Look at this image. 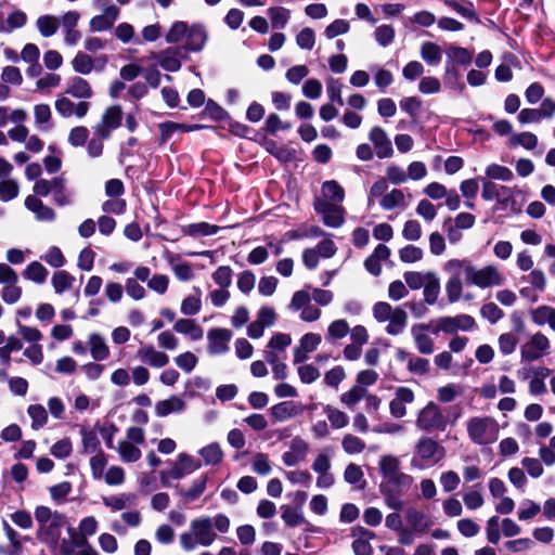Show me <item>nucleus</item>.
Wrapping results in <instances>:
<instances>
[{
    "instance_id": "nucleus-3",
    "label": "nucleus",
    "mask_w": 555,
    "mask_h": 555,
    "mask_svg": "<svg viewBox=\"0 0 555 555\" xmlns=\"http://www.w3.org/2000/svg\"><path fill=\"white\" fill-rule=\"evenodd\" d=\"M466 431L470 441L478 446L494 443L499 438V423L490 416H474L466 423Z\"/></svg>"
},
{
    "instance_id": "nucleus-14",
    "label": "nucleus",
    "mask_w": 555,
    "mask_h": 555,
    "mask_svg": "<svg viewBox=\"0 0 555 555\" xmlns=\"http://www.w3.org/2000/svg\"><path fill=\"white\" fill-rule=\"evenodd\" d=\"M309 452V443L300 437H294L289 442V450L282 454V462L287 467L302 463Z\"/></svg>"
},
{
    "instance_id": "nucleus-20",
    "label": "nucleus",
    "mask_w": 555,
    "mask_h": 555,
    "mask_svg": "<svg viewBox=\"0 0 555 555\" xmlns=\"http://www.w3.org/2000/svg\"><path fill=\"white\" fill-rule=\"evenodd\" d=\"M182 53V48H168L159 53H154L152 57L158 61L163 69L178 72L181 68Z\"/></svg>"
},
{
    "instance_id": "nucleus-32",
    "label": "nucleus",
    "mask_w": 555,
    "mask_h": 555,
    "mask_svg": "<svg viewBox=\"0 0 555 555\" xmlns=\"http://www.w3.org/2000/svg\"><path fill=\"white\" fill-rule=\"evenodd\" d=\"M137 500L135 494L133 493H119L111 496H103V504L111 508L113 512L122 511L127 507L134 505Z\"/></svg>"
},
{
    "instance_id": "nucleus-6",
    "label": "nucleus",
    "mask_w": 555,
    "mask_h": 555,
    "mask_svg": "<svg viewBox=\"0 0 555 555\" xmlns=\"http://www.w3.org/2000/svg\"><path fill=\"white\" fill-rule=\"evenodd\" d=\"M443 271L449 275L444 289L450 304L457 302L463 294L462 275H465L464 260L450 259L443 263Z\"/></svg>"
},
{
    "instance_id": "nucleus-62",
    "label": "nucleus",
    "mask_w": 555,
    "mask_h": 555,
    "mask_svg": "<svg viewBox=\"0 0 555 555\" xmlns=\"http://www.w3.org/2000/svg\"><path fill=\"white\" fill-rule=\"evenodd\" d=\"M251 468L253 472L258 475L268 476L272 470V465L269 460V456L264 453H257L253 457Z\"/></svg>"
},
{
    "instance_id": "nucleus-24",
    "label": "nucleus",
    "mask_w": 555,
    "mask_h": 555,
    "mask_svg": "<svg viewBox=\"0 0 555 555\" xmlns=\"http://www.w3.org/2000/svg\"><path fill=\"white\" fill-rule=\"evenodd\" d=\"M65 93L81 101H86L93 96V90L89 81L79 76L68 79L66 82Z\"/></svg>"
},
{
    "instance_id": "nucleus-5",
    "label": "nucleus",
    "mask_w": 555,
    "mask_h": 555,
    "mask_svg": "<svg viewBox=\"0 0 555 555\" xmlns=\"http://www.w3.org/2000/svg\"><path fill=\"white\" fill-rule=\"evenodd\" d=\"M444 457V449L428 437L421 438L416 446L411 465L418 469L433 467Z\"/></svg>"
},
{
    "instance_id": "nucleus-53",
    "label": "nucleus",
    "mask_w": 555,
    "mask_h": 555,
    "mask_svg": "<svg viewBox=\"0 0 555 555\" xmlns=\"http://www.w3.org/2000/svg\"><path fill=\"white\" fill-rule=\"evenodd\" d=\"M509 145H521L526 150H533L538 145V138L531 132L513 134L508 140Z\"/></svg>"
},
{
    "instance_id": "nucleus-17",
    "label": "nucleus",
    "mask_w": 555,
    "mask_h": 555,
    "mask_svg": "<svg viewBox=\"0 0 555 555\" xmlns=\"http://www.w3.org/2000/svg\"><path fill=\"white\" fill-rule=\"evenodd\" d=\"M80 20V13L77 11H67L62 15V29L64 42L67 46H76L81 39V34L76 29Z\"/></svg>"
},
{
    "instance_id": "nucleus-52",
    "label": "nucleus",
    "mask_w": 555,
    "mask_h": 555,
    "mask_svg": "<svg viewBox=\"0 0 555 555\" xmlns=\"http://www.w3.org/2000/svg\"><path fill=\"white\" fill-rule=\"evenodd\" d=\"M499 350L503 356L512 354L518 345L517 336L512 333H503L498 338Z\"/></svg>"
},
{
    "instance_id": "nucleus-57",
    "label": "nucleus",
    "mask_w": 555,
    "mask_h": 555,
    "mask_svg": "<svg viewBox=\"0 0 555 555\" xmlns=\"http://www.w3.org/2000/svg\"><path fill=\"white\" fill-rule=\"evenodd\" d=\"M189 28L190 27L184 22H175L166 35V41L168 43L180 42L183 38H186Z\"/></svg>"
},
{
    "instance_id": "nucleus-11",
    "label": "nucleus",
    "mask_w": 555,
    "mask_h": 555,
    "mask_svg": "<svg viewBox=\"0 0 555 555\" xmlns=\"http://www.w3.org/2000/svg\"><path fill=\"white\" fill-rule=\"evenodd\" d=\"M288 309L295 312L300 311V319L305 322H314L322 314L319 308L311 305V294L306 289L293 294Z\"/></svg>"
},
{
    "instance_id": "nucleus-48",
    "label": "nucleus",
    "mask_w": 555,
    "mask_h": 555,
    "mask_svg": "<svg viewBox=\"0 0 555 555\" xmlns=\"http://www.w3.org/2000/svg\"><path fill=\"white\" fill-rule=\"evenodd\" d=\"M27 413L31 418V428L37 430L43 427L48 422V413L43 405L31 404L27 409Z\"/></svg>"
},
{
    "instance_id": "nucleus-10",
    "label": "nucleus",
    "mask_w": 555,
    "mask_h": 555,
    "mask_svg": "<svg viewBox=\"0 0 555 555\" xmlns=\"http://www.w3.org/2000/svg\"><path fill=\"white\" fill-rule=\"evenodd\" d=\"M435 327L434 334L440 332L446 334H454L457 331H470L475 327L476 322L473 317L468 314H459L455 317H440L431 322Z\"/></svg>"
},
{
    "instance_id": "nucleus-34",
    "label": "nucleus",
    "mask_w": 555,
    "mask_h": 555,
    "mask_svg": "<svg viewBox=\"0 0 555 555\" xmlns=\"http://www.w3.org/2000/svg\"><path fill=\"white\" fill-rule=\"evenodd\" d=\"M531 320L537 325L548 324L555 332V308L551 306H540L530 312Z\"/></svg>"
},
{
    "instance_id": "nucleus-28",
    "label": "nucleus",
    "mask_w": 555,
    "mask_h": 555,
    "mask_svg": "<svg viewBox=\"0 0 555 555\" xmlns=\"http://www.w3.org/2000/svg\"><path fill=\"white\" fill-rule=\"evenodd\" d=\"M61 25L62 16L59 17L52 14L40 15L36 20L37 30L43 38H50L54 36L57 33Z\"/></svg>"
},
{
    "instance_id": "nucleus-63",
    "label": "nucleus",
    "mask_w": 555,
    "mask_h": 555,
    "mask_svg": "<svg viewBox=\"0 0 555 555\" xmlns=\"http://www.w3.org/2000/svg\"><path fill=\"white\" fill-rule=\"evenodd\" d=\"M461 74L456 66L451 62L446 63L444 68V81L450 85L451 88H456L460 91H463L465 86L460 81Z\"/></svg>"
},
{
    "instance_id": "nucleus-21",
    "label": "nucleus",
    "mask_w": 555,
    "mask_h": 555,
    "mask_svg": "<svg viewBox=\"0 0 555 555\" xmlns=\"http://www.w3.org/2000/svg\"><path fill=\"white\" fill-rule=\"evenodd\" d=\"M137 354L143 363L155 369L165 367L169 363L168 354L157 350L153 345L142 346Z\"/></svg>"
},
{
    "instance_id": "nucleus-46",
    "label": "nucleus",
    "mask_w": 555,
    "mask_h": 555,
    "mask_svg": "<svg viewBox=\"0 0 555 555\" xmlns=\"http://www.w3.org/2000/svg\"><path fill=\"white\" fill-rule=\"evenodd\" d=\"M322 193L325 198L332 201L335 205L341 203L345 198L344 189L334 180L323 183Z\"/></svg>"
},
{
    "instance_id": "nucleus-27",
    "label": "nucleus",
    "mask_w": 555,
    "mask_h": 555,
    "mask_svg": "<svg viewBox=\"0 0 555 555\" xmlns=\"http://www.w3.org/2000/svg\"><path fill=\"white\" fill-rule=\"evenodd\" d=\"M67 534L68 538L63 539L61 542L59 541L56 548H53L54 551H59L61 555H73L76 548L87 545V539L77 535L76 528L68 527Z\"/></svg>"
},
{
    "instance_id": "nucleus-31",
    "label": "nucleus",
    "mask_w": 555,
    "mask_h": 555,
    "mask_svg": "<svg viewBox=\"0 0 555 555\" xmlns=\"http://www.w3.org/2000/svg\"><path fill=\"white\" fill-rule=\"evenodd\" d=\"M88 345L93 360L103 361L108 358L109 348L102 335L98 333L90 334L88 338Z\"/></svg>"
},
{
    "instance_id": "nucleus-16",
    "label": "nucleus",
    "mask_w": 555,
    "mask_h": 555,
    "mask_svg": "<svg viewBox=\"0 0 555 555\" xmlns=\"http://www.w3.org/2000/svg\"><path fill=\"white\" fill-rule=\"evenodd\" d=\"M232 333L227 328H212L207 334L208 352L212 356L223 354L229 350Z\"/></svg>"
},
{
    "instance_id": "nucleus-40",
    "label": "nucleus",
    "mask_w": 555,
    "mask_h": 555,
    "mask_svg": "<svg viewBox=\"0 0 555 555\" xmlns=\"http://www.w3.org/2000/svg\"><path fill=\"white\" fill-rule=\"evenodd\" d=\"M424 300L427 305H435L440 294V279L436 272L429 274V279L423 286Z\"/></svg>"
},
{
    "instance_id": "nucleus-13",
    "label": "nucleus",
    "mask_w": 555,
    "mask_h": 555,
    "mask_svg": "<svg viewBox=\"0 0 555 555\" xmlns=\"http://www.w3.org/2000/svg\"><path fill=\"white\" fill-rule=\"evenodd\" d=\"M56 113L63 118H69L75 115L78 119H82L90 109V102L79 101L73 102L66 96H60L54 102Z\"/></svg>"
},
{
    "instance_id": "nucleus-25",
    "label": "nucleus",
    "mask_w": 555,
    "mask_h": 555,
    "mask_svg": "<svg viewBox=\"0 0 555 555\" xmlns=\"http://www.w3.org/2000/svg\"><path fill=\"white\" fill-rule=\"evenodd\" d=\"M25 207L35 215L38 221L51 222L55 219V211L34 195H28L25 198Z\"/></svg>"
},
{
    "instance_id": "nucleus-44",
    "label": "nucleus",
    "mask_w": 555,
    "mask_h": 555,
    "mask_svg": "<svg viewBox=\"0 0 555 555\" xmlns=\"http://www.w3.org/2000/svg\"><path fill=\"white\" fill-rule=\"evenodd\" d=\"M80 435L85 453L92 454L102 451L100 449V440L98 434L94 430L82 427L80 430Z\"/></svg>"
},
{
    "instance_id": "nucleus-38",
    "label": "nucleus",
    "mask_w": 555,
    "mask_h": 555,
    "mask_svg": "<svg viewBox=\"0 0 555 555\" xmlns=\"http://www.w3.org/2000/svg\"><path fill=\"white\" fill-rule=\"evenodd\" d=\"M420 54L423 61L430 66L438 65L442 59L441 48L431 41H425L422 43Z\"/></svg>"
},
{
    "instance_id": "nucleus-50",
    "label": "nucleus",
    "mask_w": 555,
    "mask_h": 555,
    "mask_svg": "<svg viewBox=\"0 0 555 555\" xmlns=\"http://www.w3.org/2000/svg\"><path fill=\"white\" fill-rule=\"evenodd\" d=\"M366 397V390L364 387L354 385L348 391L340 396V402L347 408L352 409L358 402Z\"/></svg>"
},
{
    "instance_id": "nucleus-9",
    "label": "nucleus",
    "mask_w": 555,
    "mask_h": 555,
    "mask_svg": "<svg viewBox=\"0 0 555 555\" xmlns=\"http://www.w3.org/2000/svg\"><path fill=\"white\" fill-rule=\"evenodd\" d=\"M551 343L546 335L537 332L520 346L521 362H533L550 353Z\"/></svg>"
},
{
    "instance_id": "nucleus-30",
    "label": "nucleus",
    "mask_w": 555,
    "mask_h": 555,
    "mask_svg": "<svg viewBox=\"0 0 555 555\" xmlns=\"http://www.w3.org/2000/svg\"><path fill=\"white\" fill-rule=\"evenodd\" d=\"M184 409L185 402L178 396H171L155 404V413L159 417H165L171 413L182 412Z\"/></svg>"
},
{
    "instance_id": "nucleus-18",
    "label": "nucleus",
    "mask_w": 555,
    "mask_h": 555,
    "mask_svg": "<svg viewBox=\"0 0 555 555\" xmlns=\"http://www.w3.org/2000/svg\"><path fill=\"white\" fill-rule=\"evenodd\" d=\"M369 139L374 144L378 158H389L393 155L391 140L383 128L373 127L369 133Z\"/></svg>"
},
{
    "instance_id": "nucleus-37",
    "label": "nucleus",
    "mask_w": 555,
    "mask_h": 555,
    "mask_svg": "<svg viewBox=\"0 0 555 555\" xmlns=\"http://www.w3.org/2000/svg\"><path fill=\"white\" fill-rule=\"evenodd\" d=\"M173 330L177 333L190 336L193 340H199L204 335L203 328L191 319H179L175 323Z\"/></svg>"
},
{
    "instance_id": "nucleus-19",
    "label": "nucleus",
    "mask_w": 555,
    "mask_h": 555,
    "mask_svg": "<svg viewBox=\"0 0 555 555\" xmlns=\"http://www.w3.org/2000/svg\"><path fill=\"white\" fill-rule=\"evenodd\" d=\"M119 16V9L116 5H108L103 9L102 14L95 15L90 20L91 31L100 33L108 30Z\"/></svg>"
},
{
    "instance_id": "nucleus-45",
    "label": "nucleus",
    "mask_w": 555,
    "mask_h": 555,
    "mask_svg": "<svg viewBox=\"0 0 555 555\" xmlns=\"http://www.w3.org/2000/svg\"><path fill=\"white\" fill-rule=\"evenodd\" d=\"M23 275L37 284H43L48 278V270L40 262L33 261L26 267Z\"/></svg>"
},
{
    "instance_id": "nucleus-56",
    "label": "nucleus",
    "mask_w": 555,
    "mask_h": 555,
    "mask_svg": "<svg viewBox=\"0 0 555 555\" xmlns=\"http://www.w3.org/2000/svg\"><path fill=\"white\" fill-rule=\"evenodd\" d=\"M219 229L220 228L215 224H209L207 222H198L188 225L186 233L194 237L208 236L216 234L219 231Z\"/></svg>"
},
{
    "instance_id": "nucleus-49",
    "label": "nucleus",
    "mask_w": 555,
    "mask_h": 555,
    "mask_svg": "<svg viewBox=\"0 0 555 555\" xmlns=\"http://www.w3.org/2000/svg\"><path fill=\"white\" fill-rule=\"evenodd\" d=\"M434 271L418 272V271H406L403 274L404 282L408 287L413 291L421 289L429 279V274Z\"/></svg>"
},
{
    "instance_id": "nucleus-8",
    "label": "nucleus",
    "mask_w": 555,
    "mask_h": 555,
    "mask_svg": "<svg viewBox=\"0 0 555 555\" xmlns=\"http://www.w3.org/2000/svg\"><path fill=\"white\" fill-rule=\"evenodd\" d=\"M416 426L425 431H444L448 426V416L436 403L429 402L418 412Z\"/></svg>"
},
{
    "instance_id": "nucleus-15",
    "label": "nucleus",
    "mask_w": 555,
    "mask_h": 555,
    "mask_svg": "<svg viewBox=\"0 0 555 555\" xmlns=\"http://www.w3.org/2000/svg\"><path fill=\"white\" fill-rule=\"evenodd\" d=\"M404 518L408 526L416 534L426 533L434 525V521L427 514L414 506H410L405 509Z\"/></svg>"
},
{
    "instance_id": "nucleus-29",
    "label": "nucleus",
    "mask_w": 555,
    "mask_h": 555,
    "mask_svg": "<svg viewBox=\"0 0 555 555\" xmlns=\"http://www.w3.org/2000/svg\"><path fill=\"white\" fill-rule=\"evenodd\" d=\"M379 205L387 211L396 208L404 210L408 207V202L402 190L392 189L382 197Z\"/></svg>"
},
{
    "instance_id": "nucleus-64",
    "label": "nucleus",
    "mask_w": 555,
    "mask_h": 555,
    "mask_svg": "<svg viewBox=\"0 0 555 555\" xmlns=\"http://www.w3.org/2000/svg\"><path fill=\"white\" fill-rule=\"evenodd\" d=\"M424 251L414 245H406L399 250V258L402 262L414 263L423 259Z\"/></svg>"
},
{
    "instance_id": "nucleus-54",
    "label": "nucleus",
    "mask_w": 555,
    "mask_h": 555,
    "mask_svg": "<svg viewBox=\"0 0 555 555\" xmlns=\"http://www.w3.org/2000/svg\"><path fill=\"white\" fill-rule=\"evenodd\" d=\"M282 519L287 527H297L305 522V517L298 507L284 506Z\"/></svg>"
},
{
    "instance_id": "nucleus-58",
    "label": "nucleus",
    "mask_w": 555,
    "mask_h": 555,
    "mask_svg": "<svg viewBox=\"0 0 555 555\" xmlns=\"http://www.w3.org/2000/svg\"><path fill=\"white\" fill-rule=\"evenodd\" d=\"M341 447L348 454H358L365 449V442L361 438L348 434L344 436Z\"/></svg>"
},
{
    "instance_id": "nucleus-36",
    "label": "nucleus",
    "mask_w": 555,
    "mask_h": 555,
    "mask_svg": "<svg viewBox=\"0 0 555 555\" xmlns=\"http://www.w3.org/2000/svg\"><path fill=\"white\" fill-rule=\"evenodd\" d=\"M388 321L386 333L393 336L399 335L408 324V313L401 307H396Z\"/></svg>"
},
{
    "instance_id": "nucleus-12",
    "label": "nucleus",
    "mask_w": 555,
    "mask_h": 555,
    "mask_svg": "<svg viewBox=\"0 0 555 555\" xmlns=\"http://www.w3.org/2000/svg\"><path fill=\"white\" fill-rule=\"evenodd\" d=\"M122 109L119 105H112L104 109L100 121L93 127L94 134L109 138L112 132L121 125Z\"/></svg>"
},
{
    "instance_id": "nucleus-47",
    "label": "nucleus",
    "mask_w": 555,
    "mask_h": 555,
    "mask_svg": "<svg viewBox=\"0 0 555 555\" xmlns=\"http://www.w3.org/2000/svg\"><path fill=\"white\" fill-rule=\"evenodd\" d=\"M73 69L81 75H89L93 67V59L83 52H78L72 61Z\"/></svg>"
},
{
    "instance_id": "nucleus-43",
    "label": "nucleus",
    "mask_w": 555,
    "mask_h": 555,
    "mask_svg": "<svg viewBox=\"0 0 555 555\" xmlns=\"http://www.w3.org/2000/svg\"><path fill=\"white\" fill-rule=\"evenodd\" d=\"M116 450L121 461L126 463H134L142 455L141 450L135 444L130 443V441L120 440Z\"/></svg>"
},
{
    "instance_id": "nucleus-2",
    "label": "nucleus",
    "mask_w": 555,
    "mask_h": 555,
    "mask_svg": "<svg viewBox=\"0 0 555 555\" xmlns=\"http://www.w3.org/2000/svg\"><path fill=\"white\" fill-rule=\"evenodd\" d=\"M217 538L218 534L212 528L211 517L202 516L190 522L189 531L180 534L179 542L184 552H192L197 546L208 547L212 545Z\"/></svg>"
},
{
    "instance_id": "nucleus-35",
    "label": "nucleus",
    "mask_w": 555,
    "mask_h": 555,
    "mask_svg": "<svg viewBox=\"0 0 555 555\" xmlns=\"http://www.w3.org/2000/svg\"><path fill=\"white\" fill-rule=\"evenodd\" d=\"M207 40V36L205 30L201 26H192L189 28L186 38H185V47L186 51L197 52L203 49L205 42Z\"/></svg>"
},
{
    "instance_id": "nucleus-22",
    "label": "nucleus",
    "mask_w": 555,
    "mask_h": 555,
    "mask_svg": "<svg viewBox=\"0 0 555 555\" xmlns=\"http://www.w3.org/2000/svg\"><path fill=\"white\" fill-rule=\"evenodd\" d=\"M429 328L428 324H415L411 327V335L413 337L416 349L422 354H431L435 350L433 338L425 333Z\"/></svg>"
},
{
    "instance_id": "nucleus-7",
    "label": "nucleus",
    "mask_w": 555,
    "mask_h": 555,
    "mask_svg": "<svg viewBox=\"0 0 555 555\" xmlns=\"http://www.w3.org/2000/svg\"><path fill=\"white\" fill-rule=\"evenodd\" d=\"M378 467L383 477L396 487H409L412 483V477L400 470L401 462L398 456L391 454L380 456Z\"/></svg>"
},
{
    "instance_id": "nucleus-1",
    "label": "nucleus",
    "mask_w": 555,
    "mask_h": 555,
    "mask_svg": "<svg viewBox=\"0 0 555 555\" xmlns=\"http://www.w3.org/2000/svg\"><path fill=\"white\" fill-rule=\"evenodd\" d=\"M35 519L38 524L37 539L50 548H56L61 529L66 522V516L50 507L39 505L35 508Z\"/></svg>"
},
{
    "instance_id": "nucleus-60",
    "label": "nucleus",
    "mask_w": 555,
    "mask_h": 555,
    "mask_svg": "<svg viewBox=\"0 0 555 555\" xmlns=\"http://www.w3.org/2000/svg\"><path fill=\"white\" fill-rule=\"evenodd\" d=\"M486 175L490 179L500 181H511L514 177L513 171L499 164H491L486 168Z\"/></svg>"
},
{
    "instance_id": "nucleus-42",
    "label": "nucleus",
    "mask_w": 555,
    "mask_h": 555,
    "mask_svg": "<svg viewBox=\"0 0 555 555\" xmlns=\"http://www.w3.org/2000/svg\"><path fill=\"white\" fill-rule=\"evenodd\" d=\"M51 283L56 294H62L70 289L75 283V278L67 271L59 270L52 275Z\"/></svg>"
},
{
    "instance_id": "nucleus-39",
    "label": "nucleus",
    "mask_w": 555,
    "mask_h": 555,
    "mask_svg": "<svg viewBox=\"0 0 555 555\" xmlns=\"http://www.w3.org/2000/svg\"><path fill=\"white\" fill-rule=\"evenodd\" d=\"M198 454L202 456L205 465L216 466L223 460V451L219 443L212 442L203 447Z\"/></svg>"
},
{
    "instance_id": "nucleus-41",
    "label": "nucleus",
    "mask_w": 555,
    "mask_h": 555,
    "mask_svg": "<svg viewBox=\"0 0 555 555\" xmlns=\"http://www.w3.org/2000/svg\"><path fill=\"white\" fill-rule=\"evenodd\" d=\"M270 412L278 422H284L287 418L298 415L297 406L292 401L276 403L270 409Z\"/></svg>"
},
{
    "instance_id": "nucleus-4",
    "label": "nucleus",
    "mask_w": 555,
    "mask_h": 555,
    "mask_svg": "<svg viewBox=\"0 0 555 555\" xmlns=\"http://www.w3.org/2000/svg\"><path fill=\"white\" fill-rule=\"evenodd\" d=\"M464 260L465 281L468 285L479 288L498 287L503 285L505 279L496 266L488 264L476 268L467 259Z\"/></svg>"
},
{
    "instance_id": "nucleus-59",
    "label": "nucleus",
    "mask_w": 555,
    "mask_h": 555,
    "mask_svg": "<svg viewBox=\"0 0 555 555\" xmlns=\"http://www.w3.org/2000/svg\"><path fill=\"white\" fill-rule=\"evenodd\" d=\"M324 411L333 428L340 429L348 425L349 418L345 412L330 405Z\"/></svg>"
},
{
    "instance_id": "nucleus-23",
    "label": "nucleus",
    "mask_w": 555,
    "mask_h": 555,
    "mask_svg": "<svg viewBox=\"0 0 555 555\" xmlns=\"http://www.w3.org/2000/svg\"><path fill=\"white\" fill-rule=\"evenodd\" d=\"M352 551L354 555H372L373 548L370 543L375 538V533L363 527L353 529Z\"/></svg>"
},
{
    "instance_id": "nucleus-61",
    "label": "nucleus",
    "mask_w": 555,
    "mask_h": 555,
    "mask_svg": "<svg viewBox=\"0 0 555 555\" xmlns=\"http://www.w3.org/2000/svg\"><path fill=\"white\" fill-rule=\"evenodd\" d=\"M480 314L491 324H495L496 322L504 318L503 310L494 302H487L482 305L480 308Z\"/></svg>"
},
{
    "instance_id": "nucleus-51",
    "label": "nucleus",
    "mask_w": 555,
    "mask_h": 555,
    "mask_svg": "<svg viewBox=\"0 0 555 555\" xmlns=\"http://www.w3.org/2000/svg\"><path fill=\"white\" fill-rule=\"evenodd\" d=\"M447 62L456 65H468L472 62V54L465 48L451 46L447 50Z\"/></svg>"
},
{
    "instance_id": "nucleus-26",
    "label": "nucleus",
    "mask_w": 555,
    "mask_h": 555,
    "mask_svg": "<svg viewBox=\"0 0 555 555\" xmlns=\"http://www.w3.org/2000/svg\"><path fill=\"white\" fill-rule=\"evenodd\" d=\"M27 22V14L21 9H14L8 14L5 20H0V33L10 35L14 30L23 28Z\"/></svg>"
},
{
    "instance_id": "nucleus-33",
    "label": "nucleus",
    "mask_w": 555,
    "mask_h": 555,
    "mask_svg": "<svg viewBox=\"0 0 555 555\" xmlns=\"http://www.w3.org/2000/svg\"><path fill=\"white\" fill-rule=\"evenodd\" d=\"M551 375V370L543 365H538L534 375L529 382V392L532 396H541L546 393L545 378Z\"/></svg>"
},
{
    "instance_id": "nucleus-55",
    "label": "nucleus",
    "mask_w": 555,
    "mask_h": 555,
    "mask_svg": "<svg viewBox=\"0 0 555 555\" xmlns=\"http://www.w3.org/2000/svg\"><path fill=\"white\" fill-rule=\"evenodd\" d=\"M194 291L197 293V296H188L181 302V312L184 315H194L198 313L202 308V301L199 298L201 289L198 287H194Z\"/></svg>"
}]
</instances>
